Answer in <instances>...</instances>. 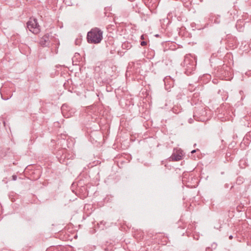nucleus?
<instances>
[{
    "mask_svg": "<svg viewBox=\"0 0 251 251\" xmlns=\"http://www.w3.org/2000/svg\"><path fill=\"white\" fill-rule=\"evenodd\" d=\"M66 107V106L65 104H63L61 107V111L63 114L64 113L65 108Z\"/></svg>",
    "mask_w": 251,
    "mask_h": 251,
    "instance_id": "6e6552de",
    "label": "nucleus"
},
{
    "mask_svg": "<svg viewBox=\"0 0 251 251\" xmlns=\"http://www.w3.org/2000/svg\"><path fill=\"white\" fill-rule=\"evenodd\" d=\"M2 98L3 99L6 100L8 99V98H3L2 96Z\"/></svg>",
    "mask_w": 251,
    "mask_h": 251,
    "instance_id": "2eb2a0df",
    "label": "nucleus"
},
{
    "mask_svg": "<svg viewBox=\"0 0 251 251\" xmlns=\"http://www.w3.org/2000/svg\"><path fill=\"white\" fill-rule=\"evenodd\" d=\"M172 161H177L182 159V156L179 153H173L171 156Z\"/></svg>",
    "mask_w": 251,
    "mask_h": 251,
    "instance_id": "39448f33",
    "label": "nucleus"
},
{
    "mask_svg": "<svg viewBox=\"0 0 251 251\" xmlns=\"http://www.w3.org/2000/svg\"><path fill=\"white\" fill-rule=\"evenodd\" d=\"M210 247H207L206 248L205 251H211Z\"/></svg>",
    "mask_w": 251,
    "mask_h": 251,
    "instance_id": "f8f14e48",
    "label": "nucleus"
},
{
    "mask_svg": "<svg viewBox=\"0 0 251 251\" xmlns=\"http://www.w3.org/2000/svg\"><path fill=\"white\" fill-rule=\"evenodd\" d=\"M217 247V244L215 243H213L212 245H211V248L215 249H216Z\"/></svg>",
    "mask_w": 251,
    "mask_h": 251,
    "instance_id": "1a4fd4ad",
    "label": "nucleus"
},
{
    "mask_svg": "<svg viewBox=\"0 0 251 251\" xmlns=\"http://www.w3.org/2000/svg\"><path fill=\"white\" fill-rule=\"evenodd\" d=\"M140 39L143 41L145 40L144 35H142L140 37Z\"/></svg>",
    "mask_w": 251,
    "mask_h": 251,
    "instance_id": "9b49d317",
    "label": "nucleus"
},
{
    "mask_svg": "<svg viewBox=\"0 0 251 251\" xmlns=\"http://www.w3.org/2000/svg\"><path fill=\"white\" fill-rule=\"evenodd\" d=\"M50 34L47 33L40 40L39 44L43 47H47L50 45Z\"/></svg>",
    "mask_w": 251,
    "mask_h": 251,
    "instance_id": "20e7f679",
    "label": "nucleus"
},
{
    "mask_svg": "<svg viewBox=\"0 0 251 251\" xmlns=\"http://www.w3.org/2000/svg\"><path fill=\"white\" fill-rule=\"evenodd\" d=\"M229 238L230 239H232L233 238V236L232 235H230L229 237Z\"/></svg>",
    "mask_w": 251,
    "mask_h": 251,
    "instance_id": "4468645a",
    "label": "nucleus"
},
{
    "mask_svg": "<svg viewBox=\"0 0 251 251\" xmlns=\"http://www.w3.org/2000/svg\"><path fill=\"white\" fill-rule=\"evenodd\" d=\"M102 34L103 32L100 28L97 27L92 28L87 33L88 42L91 44L100 43L103 38Z\"/></svg>",
    "mask_w": 251,
    "mask_h": 251,
    "instance_id": "f257e3e1",
    "label": "nucleus"
},
{
    "mask_svg": "<svg viewBox=\"0 0 251 251\" xmlns=\"http://www.w3.org/2000/svg\"><path fill=\"white\" fill-rule=\"evenodd\" d=\"M183 65L185 67V73L187 75L191 74L195 69V65L193 60L185 59L183 62Z\"/></svg>",
    "mask_w": 251,
    "mask_h": 251,
    "instance_id": "7ed1b4c3",
    "label": "nucleus"
},
{
    "mask_svg": "<svg viewBox=\"0 0 251 251\" xmlns=\"http://www.w3.org/2000/svg\"><path fill=\"white\" fill-rule=\"evenodd\" d=\"M197 150H198V149H197V150H193V151H191V153H194L196 152V151H197Z\"/></svg>",
    "mask_w": 251,
    "mask_h": 251,
    "instance_id": "ddd939ff",
    "label": "nucleus"
},
{
    "mask_svg": "<svg viewBox=\"0 0 251 251\" xmlns=\"http://www.w3.org/2000/svg\"><path fill=\"white\" fill-rule=\"evenodd\" d=\"M140 45L142 47H144V46H146L147 45V41H146L145 40L141 41Z\"/></svg>",
    "mask_w": 251,
    "mask_h": 251,
    "instance_id": "0eeeda50",
    "label": "nucleus"
},
{
    "mask_svg": "<svg viewBox=\"0 0 251 251\" xmlns=\"http://www.w3.org/2000/svg\"><path fill=\"white\" fill-rule=\"evenodd\" d=\"M214 23L215 24H219L220 23V16L217 15L215 17V19L214 20Z\"/></svg>",
    "mask_w": 251,
    "mask_h": 251,
    "instance_id": "423d86ee",
    "label": "nucleus"
},
{
    "mask_svg": "<svg viewBox=\"0 0 251 251\" xmlns=\"http://www.w3.org/2000/svg\"><path fill=\"white\" fill-rule=\"evenodd\" d=\"M12 177V179H13V180H16L17 179V176H16V175H13Z\"/></svg>",
    "mask_w": 251,
    "mask_h": 251,
    "instance_id": "9d476101",
    "label": "nucleus"
},
{
    "mask_svg": "<svg viewBox=\"0 0 251 251\" xmlns=\"http://www.w3.org/2000/svg\"><path fill=\"white\" fill-rule=\"evenodd\" d=\"M40 26L37 20L36 19L30 18L29 20L26 23L27 28L34 34H37L40 31Z\"/></svg>",
    "mask_w": 251,
    "mask_h": 251,
    "instance_id": "f03ea898",
    "label": "nucleus"
},
{
    "mask_svg": "<svg viewBox=\"0 0 251 251\" xmlns=\"http://www.w3.org/2000/svg\"><path fill=\"white\" fill-rule=\"evenodd\" d=\"M3 124H4V126H5V122L4 121H3Z\"/></svg>",
    "mask_w": 251,
    "mask_h": 251,
    "instance_id": "dca6fc26",
    "label": "nucleus"
}]
</instances>
